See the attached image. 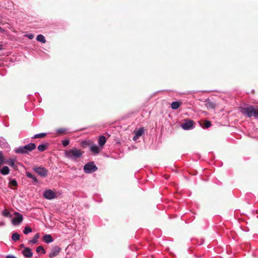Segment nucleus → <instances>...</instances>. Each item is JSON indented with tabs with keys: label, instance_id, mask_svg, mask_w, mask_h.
<instances>
[{
	"label": "nucleus",
	"instance_id": "1a4fd4ad",
	"mask_svg": "<svg viewBox=\"0 0 258 258\" xmlns=\"http://www.w3.org/2000/svg\"><path fill=\"white\" fill-rule=\"evenodd\" d=\"M60 250L61 248L59 246H55L53 247L51 250V252L49 254V257L53 258L54 257L57 256L59 254Z\"/></svg>",
	"mask_w": 258,
	"mask_h": 258
},
{
	"label": "nucleus",
	"instance_id": "a878e982",
	"mask_svg": "<svg viewBox=\"0 0 258 258\" xmlns=\"http://www.w3.org/2000/svg\"><path fill=\"white\" fill-rule=\"evenodd\" d=\"M57 133L60 135H64L67 133V130L64 128H58L57 130Z\"/></svg>",
	"mask_w": 258,
	"mask_h": 258
},
{
	"label": "nucleus",
	"instance_id": "f03ea898",
	"mask_svg": "<svg viewBox=\"0 0 258 258\" xmlns=\"http://www.w3.org/2000/svg\"><path fill=\"white\" fill-rule=\"evenodd\" d=\"M241 112L245 115H246L248 117L252 116L255 118H258V107L254 108L252 106L248 107L241 108Z\"/></svg>",
	"mask_w": 258,
	"mask_h": 258
},
{
	"label": "nucleus",
	"instance_id": "4be33fe9",
	"mask_svg": "<svg viewBox=\"0 0 258 258\" xmlns=\"http://www.w3.org/2000/svg\"><path fill=\"white\" fill-rule=\"evenodd\" d=\"M39 237V235L38 233H37L35 235L33 238L29 241V243H32V244H35V243H37Z\"/></svg>",
	"mask_w": 258,
	"mask_h": 258
},
{
	"label": "nucleus",
	"instance_id": "b1692460",
	"mask_svg": "<svg viewBox=\"0 0 258 258\" xmlns=\"http://www.w3.org/2000/svg\"><path fill=\"white\" fill-rule=\"evenodd\" d=\"M46 136V133H40L38 134H36L34 135L32 138L33 139H37V138H43Z\"/></svg>",
	"mask_w": 258,
	"mask_h": 258
},
{
	"label": "nucleus",
	"instance_id": "412c9836",
	"mask_svg": "<svg viewBox=\"0 0 258 258\" xmlns=\"http://www.w3.org/2000/svg\"><path fill=\"white\" fill-rule=\"evenodd\" d=\"M36 39L38 41L41 42L43 43H45L46 42L45 37L41 34L38 35L36 37Z\"/></svg>",
	"mask_w": 258,
	"mask_h": 258
},
{
	"label": "nucleus",
	"instance_id": "f3484780",
	"mask_svg": "<svg viewBox=\"0 0 258 258\" xmlns=\"http://www.w3.org/2000/svg\"><path fill=\"white\" fill-rule=\"evenodd\" d=\"M0 172L3 175H7L10 173V169L8 166H4L1 170Z\"/></svg>",
	"mask_w": 258,
	"mask_h": 258
},
{
	"label": "nucleus",
	"instance_id": "f8f14e48",
	"mask_svg": "<svg viewBox=\"0 0 258 258\" xmlns=\"http://www.w3.org/2000/svg\"><path fill=\"white\" fill-rule=\"evenodd\" d=\"M205 105L209 109H214L215 107V103H214L213 101L208 99L206 101Z\"/></svg>",
	"mask_w": 258,
	"mask_h": 258
},
{
	"label": "nucleus",
	"instance_id": "5701e85b",
	"mask_svg": "<svg viewBox=\"0 0 258 258\" xmlns=\"http://www.w3.org/2000/svg\"><path fill=\"white\" fill-rule=\"evenodd\" d=\"M20 235L18 233H14L12 236V239L14 241H17L20 239Z\"/></svg>",
	"mask_w": 258,
	"mask_h": 258
},
{
	"label": "nucleus",
	"instance_id": "f704fd0d",
	"mask_svg": "<svg viewBox=\"0 0 258 258\" xmlns=\"http://www.w3.org/2000/svg\"><path fill=\"white\" fill-rule=\"evenodd\" d=\"M6 258H17V257L12 255H8L6 256Z\"/></svg>",
	"mask_w": 258,
	"mask_h": 258
},
{
	"label": "nucleus",
	"instance_id": "bb28decb",
	"mask_svg": "<svg viewBox=\"0 0 258 258\" xmlns=\"http://www.w3.org/2000/svg\"><path fill=\"white\" fill-rule=\"evenodd\" d=\"M18 185L17 184V182L16 181V180L15 179H12V180L10 181V182H9V185L10 186V187L11 188H12V186H17Z\"/></svg>",
	"mask_w": 258,
	"mask_h": 258
},
{
	"label": "nucleus",
	"instance_id": "0eeeda50",
	"mask_svg": "<svg viewBox=\"0 0 258 258\" xmlns=\"http://www.w3.org/2000/svg\"><path fill=\"white\" fill-rule=\"evenodd\" d=\"M195 122L192 120H185V122L183 123L181 126L185 130H188L192 128Z\"/></svg>",
	"mask_w": 258,
	"mask_h": 258
},
{
	"label": "nucleus",
	"instance_id": "4c0bfd02",
	"mask_svg": "<svg viewBox=\"0 0 258 258\" xmlns=\"http://www.w3.org/2000/svg\"><path fill=\"white\" fill-rule=\"evenodd\" d=\"M3 31V28L0 27V32H2Z\"/></svg>",
	"mask_w": 258,
	"mask_h": 258
},
{
	"label": "nucleus",
	"instance_id": "7c9ffc66",
	"mask_svg": "<svg viewBox=\"0 0 258 258\" xmlns=\"http://www.w3.org/2000/svg\"><path fill=\"white\" fill-rule=\"evenodd\" d=\"M69 143H70V141L69 140H63L62 142V145L64 147H66L67 146H68L69 144Z\"/></svg>",
	"mask_w": 258,
	"mask_h": 258
},
{
	"label": "nucleus",
	"instance_id": "f257e3e1",
	"mask_svg": "<svg viewBox=\"0 0 258 258\" xmlns=\"http://www.w3.org/2000/svg\"><path fill=\"white\" fill-rule=\"evenodd\" d=\"M84 151L78 149L76 148H73L71 149L64 151V156L66 158L72 160L76 161L78 159L81 158Z\"/></svg>",
	"mask_w": 258,
	"mask_h": 258
},
{
	"label": "nucleus",
	"instance_id": "aec40b11",
	"mask_svg": "<svg viewBox=\"0 0 258 258\" xmlns=\"http://www.w3.org/2000/svg\"><path fill=\"white\" fill-rule=\"evenodd\" d=\"M201 125L203 128H208L211 126V122L208 120H205L203 124L201 123Z\"/></svg>",
	"mask_w": 258,
	"mask_h": 258
},
{
	"label": "nucleus",
	"instance_id": "20e7f679",
	"mask_svg": "<svg viewBox=\"0 0 258 258\" xmlns=\"http://www.w3.org/2000/svg\"><path fill=\"white\" fill-rule=\"evenodd\" d=\"M98 169L94 162H89L84 166V171L86 173H91Z\"/></svg>",
	"mask_w": 258,
	"mask_h": 258
},
{
	"label": "nucleus",
	"instance_id": "c85d7f7f",
	"mask_svg": "<svg viewBox=\"0 0 258 258\" xmlns=\"http://www.w3.org/2000/svg\"><path fill=\"white\" fill-rule=\"evenodd\" d=\"M5 163H7L11 167H14L15 165V161L13 159H9V160L5 162Z\"/></svg>",
	"mask_w": 258,
	"mask_h": 258
},
{
	"label": "nucleus",
	"instance_id": "a211bd4d",
	"mask_svg": "<svg viewBox=\"0 0 258 258\" xmlns=\"http://www.w3.org/2000/svg\"><path fill=\"white\" fill-rule=\"evenodd\" d=\"M48 146V143H46V144H42V145H39L38 146L37 149L40 152H43V151H45L47 149Z\"/></svg>",
	"mask_w": 258,
	"mask_h": 258
},
{
	"label": "nucleus",
	"instance_id": "ddd939ff",
	"mask_svg": "<svg viewBox=\"0 0 258 258\" xmlns=\"http://www.w3.org/2000/svg\"><path fill=\"white\" fill-rule=\"evenodd\" d=\"M93 143L91 140H85L81 142V146L83 148H85L88 146H91L93 144Z\"/></svg>",
	"mask_w": 258,
	"mask_h": 258
},
{
	"label": "nucleus",
	"instance_id": "dca6fc26",
	"mask_svg": "<svg viewBox=\"0 0 258 258\" xmlns=\"http://www.w3.org/2000/svg\"><path fill=\"white\" fill-rule=\"evenodd\" d=\"M90 150L92 152H93V153H94L95 154H98L100 152V149H99V147L96 145H94V146H93V145H91V148H90Z\"/></svg>",
	"mask_w": 258,
	"mask_h": 258
},
{
	"label": "nucleus",
	"instance_id": "4468645a",
	"mask_svg": "<svg viewBox=\"0 0 258 258\" xmlns=\"http://www.w3.org/2000/svg\"><path fill=\"white\" fill-rule=\"evenodd\" d=\"M43 240L45 243H48L53 241V238L49 234H45L43 237Z\"/></svg>",
	"mask_w": 258,
	"mask_h": 258
},
{
	"label": "nucleus",
	"instance_id": "cd10ccee",
	"mask_svg": "<svg viewBox=\"0 0 258 258\" xmlns=\"http://www.w3.org/2000/svg\"><path fill=\"white\" fill-rule=\"evenodd\" d=\"M36 252L39 253L41 252L42 253H45V250L42 246H39L36 248Z\"/></svg>",
	"mask_w": 258,
	"mask_h": 258
},
{
	"label": "nucleus",
	"instance_id": "58836bf2",
	"mask_svg": "<svg viewBox=\"0 0 258 258\" xmlns=\"http://www.w3.org/2000/svg\"><path fill=\"white\" fill-rule=\"evenodd\" d=\"M2 49V46L1 45H0V50H1Z\"/></svg>",
	"mask_w": 258,
	"mask_h": 258
},
{
	"label": "nucleus",
	"instance_id": "c9c22d12",
	"mask_svg": "<svg viewBox=\"0 0 258 258\" xmlns=\"http://www.w3.org/2000/svg\"><path fill=\"white\" fill-rule=\"evenodd\" d=\"M32 179H33V180L35 182H38V180L36 178V177H35L34 175H33V178H31Z\"/></svg>",
	"mask_w": 258,
	"mask_h": 258
},
{
	"label": "nucleus",
	"instance_id": "c756f323",
	"mask_svg": "<svg viewBox=\"0 0 258 258\" xmlns=\"http://www.w3.org/2000/svg\"><path fill=\"white\" fill-rule=\"evenodd\" d=\"M2 214L4 216L6 217H11L10 212L7 209H5L3 212Z\"/></svg>",
	"mask_w": 258,
	"mask_h": 258
},
{
	"label": "nucleus",
	"instance_id": "6ab92c4d",
	"mask_svg": "<svg viewBox=\"0 0 258 258\" xmlns=\"http://www.w3.org/2000/svg\"><path fill=\"white\" fill-rule=\"evenodd\" d=\"M181 104V103L179 101H174L171 104V107L173 109H177Z\"/></svg>",
	"mask_w": 258,
	"mask_h": 258
},
{
	"label": "nucleus",
	"instance_id": "39448f33",
	"mask_svg": "<svg viewBox=\"0 0 258 258\" xmlns=\"http://www.w3.org/2000/svg\"><path fill=\"white\" fill-rule=\"evenodd\" d=\"M15 217L12 219V222L14 225H19L23 220V217L22 214L18 212H15Z\"/></svg>",
	"mask_w": 258,
	"mask_h": 258
},
{
	"label": "nucleus",
	"instance_id": "72a5a7b5",
	"mask_svg": "<svg viewBox=\"0 0 258 258\" xmlns=\"http://www.w3.org/2000/svg\"><path fill=\"white\" fill-rule=\"evenodd\" d=\"M4 160V157L2 152H0V160Z\"/></svg>",
	"mask_w": 258,
	"mask_h": 258
},
{
	"label": "nucleus",
	"instance_id": "2f4dec72",
	"mask_svg": "<svg viewBox=\"0 0 258 258\" xmlns=\"http://www.w3.org/2000/svg\"><path fill=\"white\" fill-rule=\"evenodd\" d=\"M26 176L28 178H31L33 177V175H32L31 173L27 172H26Z\"/></svg>",
	"mask_w": 258,
	"mask_h": 258
},
{
	"label": "nucleus",
	"instance_id": "9d476101",
	"mask_svg": "<svg viewBox=\"0 0 258 258\" xmlns=\"http://www.w3.org/2000/svg\"><path fill=\"white\" fill-rule=\"evenodd\" d=\"M134 133L135 135L133 137V139L134 141H136L143 134L144 129L143 128H141L137 131L135 130Z\"/></svg>",
	"mask_w": 258,
	"mask_h": 258
},
{
	"label": "nucleus",
	"instance_id": "e433bc0d",
	"mask_svg": "<svg viewBox=\"0 0 258 258\" xmlns=\"http://www.w3.org/2000/svg\"><path fill=\"white\" fill-rule=\"evenodd\" d=\"M5 163L4 160H0V167L2 166L3 164Z\"/></svg>",
	"mask_w": 258,
	"mask_h": 258
},
{
	"label": "nucleus",
	"instance_id": "423d86ee",
	"mask_svg": "<svg viewBox=\"0 0 258 258\" xmlns=\"http://www.w3.org/2000/svg\"><path fill=\"white\" fill-rule=\"evenodd\" d=\"M33 170L37 172L41 176L45 177L47 176L48 171L47 170L42 167H34Z\"/></svg>",
	"mask_w": 258,
	"mask_h": 258
},
{
	"label": "nucleus",
	"instance_id": "2eb2a0df",
	"mask_svg": "<svg viewBox=\"0 0 258 258\" xmlns=\"http://www.w3.org/2000/svg\"><path fill=\"white\" fill-rule=\"evenodd\" d=\"M106 142V139L104 136H101L98 140V144L100 146H103L105 145Z\"/></svg>",
	"mask_w": 258,
	"mask_h": 258
},
{
	"label": "nucleus",
	"instance_id": "9b49d317",
	"mask_svg": "<svg viewBox=\"0 0 258 258\" xmlns=\"http://www.w3.org/2000/svg\"><path fill=\"white\" fill-rule=\"evenodd\" d=\"M23 254L25 257L30 258L33 255V253L31 251V249L29 247H25L23 250Z\"/></svg>",
	"mask_w": 258,
	"mask_h": 258
},
{
	"label": "nucleus",
	"instance_id": "7ed1b4c3",
	"mask_svg": "<svg viewBox=\"0 0 258 258\" xmlns=\"http://www.w3.org/2000/svg\"><path fill=\"white\" fill-rule=\"evenodd\" d=\"M36 145L34 143H30L24 146L20 147L15 150V152L17 154H28L29 152L36 148Z\"/></svg>",
	"mask_w": 258,
	"mask_h": 258
},
{
	"label": "nucleus",
	"instance_id": "473e14b6",
	"mask_svg": "<svg viewBox=\"0 0 258 258\" xmlns=\"http://www.w3.org/2000/svg\"><path fill=\"white\" fill-rule=\"evenodd\" d=\"M30 39H32L34 38V35L32 34H29L26 35Z\"/></svg>",
	"mask_w": 258,
	"mask_h": 258
},
{
	"label": "nucleus",
	"instance_id": "393cba45",
	"mask_svg": "<svg viewBox=\"0 0 258 258\" xmlns=\"http://www.w3.org/2000/svg\"><path fill=\"white\" fill-rule=\"evenodd\" d=\"M32 231V228L30 226H26L25 227L24 229L23 230V233L25 234H27L31 232Z\"/></svg>",
	"mask_w": 258,
	"mask_h": 258
},
{
	"label": "nucleus",
	"instance_id": "6e6552de",
	"mask_svg": "<svg viewBox=\"0 0 258 258\" xmlns=\"http://www.w3.org/2000/svg\"><path fill=\"white\" fill-rule=\"evenodd\" d=\"M43 197L46 199L51 200L55 197V193L51 189H47L44 191Z\"/></svg>",
	"mask_w": 258,
	"mask_h": 258
}]
</instances>
